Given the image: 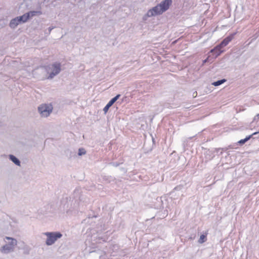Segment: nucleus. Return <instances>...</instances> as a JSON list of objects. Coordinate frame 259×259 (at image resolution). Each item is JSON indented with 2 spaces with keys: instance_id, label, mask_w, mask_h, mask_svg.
I'll use <instances>...</instances> for the list:
<instances>
[{
  "instance_id": "1",
  "label": "nucleus",
  "mask_w": 259,
  "mask_h": 259,
  "mask_svg": "<svg viewBox=\"0 0 259 259\" xmlns=\"http://www.w3.org/2000/svg\"><path fill=\"white\" fill-rule=\"evenodd\" d=\"M4 240L6 244L0 248V252L2 254H8L14 251L17 245V240L10 237H5Z\"/></svg>"
},
{
  "instance_id": "2",
  "label": "nucleus",
  "mask_w": 259,
  "mask_h": 259,
  "mask_svg": "<svg viewBox=\"0 0 259 259\" xmlns=\"http://www.w3.org/2000/svg\"><path fill=\"white\" fill-rule=\"evenodd\" d=\"M44 234L47 237L46 244L48 246L53 245L59 238H61L63 235L59 232H47Z\"/></svg>"
},
{
  "instance_id": "3",
  "label": "nucleus",
  "mask_w": 259,
  "mask_h": 259,
  "mask_svg": "<svg viewBox=\"0 0 259 259\" xmlns=\"http://www.w3.org/2000/svg\"><path fill=\"white\" fill-rule=\"evenodd\" d=\"M61 64L59 62H55L51 65L48 66L47 71L49 73L51 71L49 75L47 78L51 79L53 78L55 76L58 75L61 71Z\"/></svg>"
},
{
  "instance_id": "4",
  "label": "nucleus",
  "mask_w": 259,
  "mask_h": 259,
  "mask_svg": "<svg viewBox=\"0 0 259 259\" xmlns=\"http://www.w3.org/2000/svg\"><path fill=\"white\" fill-rule=\"evenodd\" d=\"M160 7L158 5H157L156 6L153 7L152 8L149 9L147 13L143 16V21H146L149 17H151L153 16H155L157 15H161L163 13V12L160 10Z\"/></svg>"
},
{
  "instance_id": "5",
  "label": "nucleus",
  "mask_w": 259,
  "mask_h": 259,
  "mask_svg": "<svg viewBox=\"0 0 259 259\" xmlns=\"http://www.w3.org/2000/svg\"><path fill=\"white\" fill-rule=\"evenodd\" d=\"M53 107L51 105L44 104L38 108V111L41 116L48 117L52 112Z\"/></svg>"
},
{
  "instance_id": "6",
  "label": "nucleus",
  "mask_w": 259,
  "mask_h": 259,
  "mask_svg": "<svg viewBox=\"0 0 259 259\" xmlns=\"http://www.w3.org/2000/svg\"><path fill=\"white\" fill-rule=\"evenodd\" d=\"M222 48L220 47V46L217 45L213 49H211L209 54V55H212L211 57L212 59L216 58L219 55H221L222 53L223 52V50H222Z\"/></svg>"
},
{
  "instance_id": "7",
  "label": "nucleus",
  "mask_w": 259,
  "mask_h": 259,
  "mask_svg": "<svg viewBox=\"0 0 259 259\" xmlns=\"http://www.w3.org/2000/svg\"><path fill=\"white\" fill-rule=\"evenodd\" d=\"M172 3V0H164L160 4H158L160 7V10L163 13L167 11Z\"/></svg>"
},
{
  "instance_id": "8",
  "label": "nucleus",
  "mask_w": 259,
  "mask_h": 259,
  "mask_svg": "<svg viewBox=\"0 0 259 259\" xmlns=\"http://www.w3.org/2000/svg\"><path fill=\"white\" fill-rule=\"evenodd\" d=\"M120 96V95L118 94L109 101L103 109V111L105 113H106L108 111L109 108L119 99Z\"/></svg>"
},
{
  "instance_id": "9",
  "label": "nucleus",
  "mask_w": 259,
  "mask_h": 259,
  "mask_svg": "<svg viewBox=\"0 0 259 259\" xmlns=\"http://www.w3.org/2000/svg\"><path fill=\"white\" fill-rule=\"evenodd\" d=\"M234 37V35H230L226 37L225 38H224L221 42L218 45L219 46H220V47L222 48H223L224 47H226L233 39Z\"/></svg>"
},
{
  "instance_id": "10",
  "label": "nucleus",
  "mask_w": 259,
  "mask_h": 259,
  "mask_svg": "<svg viewBox=\"0 0 259 259\" xmlns=\"http://www.w3.org/2000/svg\"><path fill=\"white\" fill-rule=\"evenodd\" d=\"M258 133H259V132H254L252 134L249 135L248 136H247L244 139L240 140V141H238V143H239V145H242L244 144V143H245L249 140H250L251 138V137H252V136L255 135Z\"/></svg>"
},
{
  "instance_id": "11",
  "label": "nucleus",
  "mask_w": 259,
  "mask_h": 259,
  "mask_svg": "<svg viewBox=\"0 0 259 259\" xmlns=\"http://www.w3.org/2000/svg\"><path fill=\"white\" fill-rule=\"evenodd\" d=\"M20 23H25L29 19V16L27 13L23 14L22 16L17 17Z\"/></svg>"
},
{
  "instance_id": "12",
  "label": "nucleus",
  "mask_w": 259,
  "mask_h": 259,
  "mask_svg": "<svg viewBox=\"0 0 259 259\" xmlns=\"http://www.w3.org/2000/svg\"><path fill=\"white\" fill-rule=\"evenodd\" d=\"M20 23L18 21V18L16 17L13 19H12L10 22V27L12 28H15L17 27Z\"/></svg>"
},
{
  "instance_id": "13",
  "label": "nucleus",
  "mask_w": 259,
  "mask_h": 259,
  "mask_svg": "<svg viewBox=\"0 0 259 259\" xmlns=\"http://www.w3.org/2000/svg\"><path fill=\"white\" fill-rule=\"evenodd\" d=\"M9 159L14 162L16 165L20 166L21 162L20 160L14 155L10 154L9 156Z\"/></svg>"
},
{
  "instance_id": "14",
  "label": "nucleus",
  "mask_w": 259,
  "mask_h": 259,
  "mask_svg": "<svg viewBox=\"0 0 259 259\" xmlns=\"http://www.w3.org/2000/svg\"><path fill=\"white\" fill-rule=\"evenodd\" d=\"M26 13L29 16V18L30 17H32L35 16H36V15H41L42 14V12L40 11H29V12Z\"/></svg>"
},
{
  "instance_id": "15",
  "label": "nucleus",
  "mask_w": 259,
  "mask_h": 259,
  "mask_svg": "<svg viewBox=\"0 0 259 259\" xmlns=\"http://www.w3.org/2000/svg\"><path fill=\"white\" fill-rule=\"evenodd\" d=\"M226 81V79H222L221 80H219L217 81L213 82L212 83V84L214 86L217 87V86L220 85L221 84H223V83L225 82Z\"/></svg>"
},
{
  "instance_id": "16",
  "label": "nucleus",
  "mask_w": 259,
  "mask_h": 259,
  "mask_svg": "<svg viewBox=\"0 0 259 259\" xmlns=\"http://www.w3.org/2000/svg\"><path fill=\"white\" fill-rule=\"evenodd\" d=\"M206 241V236L205 235H201L198 240L199 243H203Z\"/></svg>"
},
{
  "instance_id": "17",
  "label": "nucleus",
  "mask_w": 259,
  "mask_h": 259,
  "mask_svg": "<svg viewBox=\"0 0 259 259\" xmlns=\"http://www.w3.org/2000/svg\"><path fill=\"white\" fill-rule=\"evenodd\" d=\"M103 179L107 183H110L111 181H113V179L111 177L109 176H104L103 177Z\"/></svg>"
},
{
  "instance_id": "18",
  "label": "nucleus",
  "mask_w": 259,
  "mask_h": 259,
  "mask_svg": "<svg viewBox=\"0 0 259 259\" xmlns=\"http://www.w3.org/2000/svg\"><path fill=\"white\" fill-rule=\"evenodd\" d=\"M86 153V151L83 148H79L78 150V155L79 156H81Z\"/></svg>"
},
{
  "instance_id": "19",
  "label": "nucleus",
  "mask_w": 259,
  "mask_h": 259,
  "mask_svg": "<svg viewBox=\"0 0 259 259\" xmlns=\"http://www.w3.org/2000/svg\"><path fill=\"white\" fill-rule=\"evenodd\" d=\"M23 250H24V253L25 254H28L29 253V251H30V249L28 246H25L23 248Z\"/></svg>"
},
{
  "instance_id": "20",
  "label": "nucleus",
  "mask_w": 259,
  "mask_h": 259,
  "mask_svg": "<svg viewBox=\"0 0 259 259\" xmlns=\"http://www.w3.org/2000/svg\"><path fill=\"white\" fill-rule=\"evenodd\" d=\"M211 57V55H209L208 57L205 59V60H204L203 61V64L206 63V62H208L209 61V58Z\"/></svg>"
},
{
  "instance_id": "21",
  "label": "nucleus",
  "mask_w": 259,
  "mask_h": 259,
  "mask_svg": "<svg viewBox=\"0 0 259 259\" xmlns=\"http://www.w3.org/2000/svg\"><path fill=\"white\" fill-rule=\"evenodd\" d=\"M55 28V27H49L48 28L49 33H50L51 31Z\"/></svg>"
},
{
  "instance_id": "22",
  "label": "nucleus",
  "mask_w": 259,
  "mask_h": 259,
  "mask_svg": "<svg viewBox=\"0 0 259 259\" xmlns=\"http://www.w3.org/2000/svg\"><path fill=\"white\" fill-rule=\"evenodd\" d=\"M221 149V148L217 149H216V151H217V152H219V150H220Z\"/></svg>"
},
{
  "instance_id": "23",
  "label": "nucleus",
  "mask_w": 259,
  "mask_h": 259,
  "mask_svg": "<svg viewBox=\"0 0 259 259\" xmlns=\"http://www.w3.org/2000/svg\"><path fill=\"white\" fill-rule=\"evenodd\" d=\"M193 138V137H189L188 139L190 140V139H192Z\"/></svg>"
},
{
  "instance_id": "24",
  "label": "nucleus",
  "mask_w": 259,
  "mask_h": 259,
  "mask_svg": "<svg viewBox=\"0 0 259 259\" xmlns=\"http://www.w3.org/2000/svg\"><path fill=\"white\" fill-rule=\"evenodd\" d=\"M115 165L117 166H118V164H115Z\"/></svg>"
},
{
  "instance_id": "25",
  "label": "nucleus",
  "mask_w": 259,
  "mask_h": 259,
  "mask_svg": "<svg viewBox=\"0 0 259 259\" xmlns=\"http://www.w3.org/2000/svg\"><path fill=\"white\" fill-rule=\"evenodd\" d=\"M257 116L259 118V114L257 115Z\"/></svg>"
}]
</instances>
